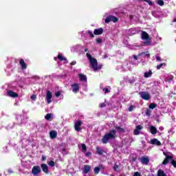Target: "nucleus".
Returning a JSON list of instances; mask_svg holds the SVG:
<instances>
[{
  "label": "nucleus",
  "mask_w": 176,
  "mask_h": 176,
  "mask_svg": "<svg viewBox=\"0 0 176 176\" xmlns=\"http://www.w3.org/2000/svg\"><path fill=\"white\" fill-rule=\"evenodd\" d=\"M91 170V166L90 165H85L82 168V172L84 174H87Z\"/></svg>",
  "instance_id": "nucleus-12"
},
{
  "label": "nucleus",
  "mask_w": 176,
  "mask_h": 176,
  "mask_svg": "<svg viewBox=\"0 0 176 176\" xmlns=\"http://www.w3.org/2000/svg\"><path fill=\"white\" fill-rule=\"evenodd\" d=\"M116 129L117 130H119L120 131H123V129H122V128H120V127H119V126L116 127Z\"/></svg>",
  "instance_id": "nucleus-46"
},
{
  "label": "nucleus",
  "mask_w": 176,
  "mask_h": 176,
  "mask_svg": "<svg viewBox=\"0 0 176 176\" xmlns=\"http://www.w3.org/2000/svg\"><path fill=\"white\" fill-rule=\"evenodd\" d=\"M140 161L141 162V163H142V164H148V163H149V157H142L140 159Z\"/></svg>",
  "instance_id": "nucleus-11"
},
{
  "label": "nucleus",
  "mask_w": 176,
  "mask_h": 176,
  "mask_svg": "<svg viewBox=\"0 0 176 176\" xmlns=\"http://www.w3.org/2000/svg\"><path fill=\"white\" fill-rule=\"evenodd\" d=\"M150 143L151 144V145H157V146H160V145H162V142H160V141H159L156 138L152 139Z\"/></svg>",
  "instance_id": "nucleus-10"
},
{
  "label": "nucleus",
  "mask_w": 176,
  "mask_h": 176,
  "mask_svg": "<svg viewBox=\"0 0 176 176\" xmlns=\"http://www.w3.org/2000/svg\"><path fill=\"white\" fill-rule=\"evenodd\" d=\"M160 130H163V127H160Z\"/></svg>",
  "instance_id": "nucleus-56"
},
{
  "label": "nucleus",
  "mask_w": 176,
  "mask_h": 176,
  "mask_svg": "<svg viewBox=\"0 0 176 176\" xmlns=\"http://www.w3.org/2000/svg\"><path fill=\"white\" fill-rule=\"evenodd\" d=\"M50 136L52 140H54L57 137V131H51L50 132Z\"/></svg>",
  "instance_id": "nucleus-18"
},
{
  "label": "nucleus",
  "mask_w": 176,
  "mask_h": 176,
  "mask_svg": "<svg viewBox=\"0 0 176 176\" xmlns=\"http://www.w3.org/2000/svg\"><path fill=\"white\" fill-rule=\"evenodd\" d=\"M104 32V30L102 28L96 29L94 32V35H101Z\"/></svg>",
  "instance_id": "nucleus-16"
},
{
  "label": "nucleus",
  "mask_w": 176,
  "mask_h": 176,
  "mask_svg": "<svg viewBox=\"0 0 176 176\" xmlns=\"http://www.w3.org/2000/svg\"><path fill=\"white\" fill-rule=\"evenodd\" d=\"M94 173L95 174H98V173H100V168L99 167H95V168L94 169Z\"/></svg>",
  "instance_id": "nucleus-32"
},
{
  "label": "nucleus",
  "mask_w": 176,
  "mask_h": 176,
  "mask_svg": "<svg viewBox=\"0 0 176 176\" xmlns=\"http://www.w3.org/2000/svg\"><path fill=\"white\" fill-rule=\"evenodd\" d=\"M41 173V166H35L32 169V174L33 175H38V174Z\"/></svg>",
  "instance_id": "nucleus-5"
},
{
  "label": "nucleus",
  "mask_w": 176,
  "mask_h": 176,
  "mask_svg": "<svg viewBox=\"0 0 176 176\" xmlns=\"http://www.w3.org/2000/svg\"><path fill=\"white\" fill-rule=\"evenodd\" d=\"M118 168H119V166H118V164H115L113 166V170H115V171H118Z\"/></svg>",
  "instance_id": "nucleus-40"
},
{
  "label": "nucleus",
  "mask_w": 176,
  "mask_h": 176,
  "mask_svg": "<svg viewBox=\"0 0 176 176\" xmlns=\"http://www.w3.org/2000/svg\"><path fill=\"white\" fill-rule=\"evenodd\" d=\"M103 91H104V94H107V93H109V89L108 88H103Z\"/></svg>",
  "instance_id": "nucleus-36"
},
{
  "label": "nucleus",
  "mask_w": 176,
  "mask_h": 176,
  "mask_svg": "<svg viewBox=\"0 0 176 176\" xmlns=\"http://www.w3.org/2000/svg\"><path fill=\"white\" fill-rule=\"evenodd\" d=\"M157 176H167L163 170L160 169L157 172Z\"/></svg>",
  "instance_id": "nucleus-23"
},
{
  "label": "nucleus",
  "mask_w": 176,
  "mask_h": 176,
  "mask_svg": "<svg viewBox=\"0 0 176 176\" xmlns=\"http://www.w3.org/2000/svg\"><path fill=\"white\" fill-rule=\"evenodd\" d=\"M148 176H155V175H148Z\"/></svg>",
  "instance_id": "nucleus-57"
},
{
  "label": "nucleus",
  "mask_w": 176,
  "mask_h": 176,
  "mask_svg": "<svg viewBox=\"0 0 176 176\" xmlns=\"http://www.w3.org/2000/svg\"><path fill=\"white\" fill-rule=\"evenodd\" d=\"M163 67H166V63H160V65H157V69H160V68H163Z\"/></svg>",
  "instance_id": "nucleus-28"
},
{
  "label": "nucleus",
  "mask_w": 176,
  "mask_h": 176,
  "mask_svg": "<svg viewBox=\"0 0 176 176\" xmlns=\"http://www.w3.org/2000/svg\"><path fill=\"white\" fill-rule=\"evenodd\" d=\"M152 76V71H148V72L144 73V78H149Z\"/></svg>",
  "instance_id": "nucleus-24"
},
{
  "label": "nucleus",
  "mask_w": 176,
  "mask_h": 176,
  "mask_svg": "<svg viewBox=\"0 0 176 176\" xmlns=\"http://www.w3.org/2000/svg\"><path fill=\"white\" fill-rule=\"evenodd\" d=\"M41 168H42L43 171L44 173H45V174L49 173V167L47 166V165L46 164H41Z\"/></svg>",
  "instance_id": "nucleus-14"
},
{
  "label": "nucleus",
  "mask_w": 176,
  "mask_h": 176,
  "mask_svg": "<svg viewBox=\"0 0 176 176\" xmlns=\"http://www.w3.org/2000/svg\"><path fill=\"white\" fill-rule=\"evenodd\" d=\"M146 2H148V5H150L151 6H152V5H153V3H152V1H151V0H144Z\"/></svg>",
  "instance_id": "nucleus-41"
},
{
  "label": "nucleus",
  "mask_w": 176,
  "mask_h": 176,
  "mask_svg": "<svg viewBox=\"0 0 176 176\" xmlns=\"http://www.w3.org/2000/svg\"><path fill=\"white\" fill-rule=\"evenodd\" d=\"M134 108H135V107H134L133 105L130 106L129 108V112H131L133 109H134Z\"/></svg>",
  "instance_id": "nucleus-37"
},
{
  "label": "nucleus",
  "mask_w": 176,
  "mask_h": 176,
  "mask_svg": "<svg viewBox=\"0 0 176 176\" xmlns=\"http://www.w3.org/2000/svg\"><path fill=\"white\" fill-rule=\"evenodd\" d=\"M19 64L21 66L22 69H27V64H25L24 60L20 59Z\"/></svg>",
  "instance_id": "nucleus-19"
},
{
  "label": "nucleus",
  "mask_w": 176,
  "mask_h": 176,
  "mask_svg": "<svg viewBox=\"0 0 176 176\" xmlns=\"http://www.w3.org/2000/svg\"><path fill=\"white\" fill-rule=\"evenodd\" d=\"M8 173H10L12 174V173H13V170H8Z\"/></svg>",
  "instance_id": "nucleus-55"
},
{
  "label": "nucleus",
  "mask_w": 176,
  "mask_h": 176,
  "mask_svg": "<svg viewBox=\"0 0 176 176\" xmlns=\"http://www.w3.org/2000/svg\"><path fill=\"white\" fill-rule=\"evenodd\" d=\"M45 119L46 120H49L50 122H52V120H53V114L52 113H47L45 116Z\"/></svg>",
  "instance_id": "nucleus-20"
},
{
  "label": "nucleus",
  "mask_w": 176,
  "mask_h": 176,
  "mask_svg": "<svg viewBox=\"0 0 176 176\" xmlns=\"http://www.w3.org/2000/svg\"><path fill=\"white\" fill-rule=\"evenodd\" d=\"M150 131H151V134H153V135H155V134H156L157 133V129H156V127H155L153 126H150Z\"/></svg>",
  "instance_id": "nucleus-21"
},
{
  "label": "nucleus",
  "mask_w": 176,
  "mask_h": 176,
  "mask_svg": "<svg viewBox=\"0 0 176 176\" xmlns=\"http://www.w3.org/2000/svg\"><path fill=\"white\" fill-rule=\"evenodd\" d=\"M96 152L98 155H102L104 151L101 148H100V147H97Z\"/></svg>",
  "instance_id": "nucleus-27"
},
{
  "label": "nucleus",
  "mask_w": 176,
  "mask_h": 176,
  "mask_svg": "<svg viewBox=\"0 0 176 176\" xmlns=\"http://www.w3.org/2000/svg\"><path fill=\"white\" fill-rule=\"evenodd\" d=\"M100 108H104V107H105V103H102V104H100Z\"/></svg>",
  "instance_id": "nucleus-48"
},
{
  "label": "nucleus",
  "mask_w": 176,
  "mask_h": 176,
  "mask_svg": "<svg viewBox=\"0 0 176 176\" xmlns=\"http://www.w3.org/2000/svg\"><path fill=\"white\" fill-rule=\"evenodd\" d=\"M140 130H142V126H141V125H138V126H136V129L134 130V132H133L134 135H140Z\"/></svg>",
  "instance_id": "nucleus-15"
},
{
  "label": "nucleus",
  "mask_w": 176,
  "mask_h": 176,
  "mask_svg": "<svg viewBox=\"0 0 176 176\" xmlns=\"http://www.w3.org/2000/svg\"><path fill=\"white\" fill-rule=\"evenodd\" d=\"M163 154L164 155V156H166V158L168 159H173L174 157L173 153L170 152V151H164Z\"/></svg>",
  "instance_id": "nucleus-13"
},
{
  "label": "nucleus",
  "mask_w": 176,
  "mask_h": 176,
  "mask_svg": "<svg viewBox=\"0 0 176 176\" xmlns=\"http://www.w3.org/2000/svg\"><path fill=\"white\" fill-rule=\"evenodd\" d=\"M56 97H60L61 96V92L60 91H57L55 93Z\"/></svg>",
  "instance_id": "nucleus-38"
},
{
  "label": "nucleus",
  "mask_w": 176,
  "mask_h": 176,
  "mask_svg": "<svg viewBox=\"0 0 176 176\" xmlns=\"http://www.w3.org/2000/svg\"><path fill=\"white\" fill-rule=\"evenodd\" d=\"M157 3V5H160V6H163V5H164V1H163V0H158Z\"/></svg>",
  "instance_id": "nucleus-30"
},
{
  "label": "nucleus",
  "mask_w": 176,
  "mask_h": 176,
  "mask_svg": "<svg viewBox=\"0 0 176 176\" xmlns=\"http://www.w3.org/2000/svg\"><path fill=\"white\" fill-rule=\"evenodd\" d=\"M42 160H46V157H45V156L43 155V156H42Z\"/></svg>",
  "instance_id": "nucleus-52"
},
{
  "label": "nucleus",
  "mask_w": 176,
  "mask_h": 176,
  "mask_svg": "<svg viewBox=\"0 0 176 176\" xmlns=\"http://www.w3.org/2000/svg\"><path fill=\"white\" fill-rule=\"evenodd\" d=\"M146 56H147V57H149L150 54L148 52H146Z\"/></svg>",
  "instance_id": "nucleus-53"
},
{
  "label": "nucleus",
  "mask_w": 176,
  "mask_h": 176,
  "mask_svg": "<svg viewBox=\"0 0 176 176\" xmlns=\"http://www.w3.org/2000/svg\"><path fill=\"white\" fill-rule=\"evenodd\" d=\"M85 156H87V157L91 156V153L90 152L86 153Z\"/></svg>",
  "instance_id": "nucleus-47"
},
{
  "label": "nucleus",
  "mask_w": 176,
  "mask_h": 176,
  "mask_svg": "<svg viewBox=\"0 0 176 176\" xmlns=\"http://www.w3.org/2000/svg\"><path fill=\"white\" fill-rule=\"evenodd\" d=\"M116 137V131L115 130H111L109 131V133L103 137L102 139V142L103 144H107L109 140H113Z\"/></svg>",
  "instance_id": "nucleus-2"
},
{
  "label": "nucleus",
  "mask_w": 176,
  "mask_h": 176,
  "mask_svg": "<svg viewBox=\"0 0 176 176\" xmlns=\"http://www.w3.org/2000/svg\"><path fill=\"white\" fill-rule=\"evenodd\" d=\"M86 56L89 60V64L94 71H98V69H101V66H98V62H97V59L93 58L89 53H87Z\"/></svg>",
  "instance_id": "nucleus-1"
},
{
  "label": "nucleus",
  "mask_w": 176,
  "mask_h": 176,
  "mask_svg": "<svg viewBox=\"0 0 176 176\" xmlns=\"http://www.w3.org/2000/svg\"><path fill=\"white\" fill-rule=\"evenodd\" d=\"M70 64L71 65H75V64H76V61H73Z\"/></svg>",
  "instance_id": "nucleus-50"
},
{
  "label": "nucleus",
  "mask_w": 176,
  "mask_h": 176,
  "mask_svg": "<svg viewBox=\"0 0 176 176\" xmlns=\"http://www.w3.org/2000/svg\"><path fill=\"white\" fill-rule=\"evenodd\" d=\"M56 163L54 161H50L48 162V165L50 166V167H54Z\"/></svg>",
  "instance_id": "nucleus-33"
},
{
  "label": "nucleus",
  "mask_w": 176,
  "mask_h": 176,
  "mask_svg": "<svg viewBox=\"0 0 176 176\" xmlns=\"http://www.w3.org/2000/svg\"><path fill=\"white\" fill-rule=\"evenodd\" d=\"M78 78L82 82H87V77L85 74H79Z\"/></svg>",
  "instance_id": "nucleus-17"
},
{
  "label": "nucleus",
  "mask_w": 176,
  "mask_h": 176,
  "mask_svg": "<svg viewBox=\"0 0 176 176\" xmlns=\"http://www.w3.org/2000/svg\"><path fill=\"white\" fill-rule=\"evenodd\" d=\"M142 39L146 41L144 42V45H146L147 46H149V45H151V38H149V35L146 32H142Z\"/></svg>",
  "instance_id": "nucleus-3"
},
{
  "label": "nucleus",
  "mask_w": 176,
  "mask_h": 176,
  "mask_svg": "<svg viewBox=\"0 0 176 176\" xmlns=\"http://www.w3.org/2000/svg\"><path fill=\"white\" fill-rule=\"evenodd\" d=\"M133 176H141V173H138V172H135V173L133 174Z\"/></svg>",
  "instance_id": "nucleus-43"
},
{
  "label": "nucleus",
  "mask_w": 176,
  "mask_h": 176,
  "mask_svg": "<svg viewBox=\"0 0 176 176\" xmlns=\"http://www.w3.org/2000/svg\"><path fill=\"white\" fill-rule=\"evenodd\" d=\"M170 160H171V159L170 158L165 157L164 160L162 162V164L164 166H166V164H168V162H170Z\"/></svg>",
  "instance_id": "nucleus-26"
},
{
  "label": "nucleus",
  "mask_w": 176,
  "mask_h": 176,
  "mask_svg": "<svg viewBox=\"0 0 176 176\" xmlns=\"http://www.w3.org/2000/svg\"><path fill=\"white\" fill-rule=\"evenodd\" d=\"M31 99L33 100H36V95H32V96H31Z\"/></svg>",
  "instance_id": "nucleus-44"
},
{
  "label": "nucleus",
  "mask_w": 176,
  "mask_h": 176,
  "mask_svg": "<svg viewBox=\"0 0 176 176\" xmlns=\"http://www.w3.org/2000/svg\"><path fill=\"white\" fill-rule=\"evenodd\" d=\"M80 126H82V121L78 120L74 124V129L76 131H80L82 129L80 128Z\"/></svg>",
  "instance_id": "nucleus-6"
},
{
  "label": "nucleus",
  "mask_w": 176,
  "mask_h": 176,
  "mask_svg": "<svg viewBox=\"0 0 176 176\" xmlns=\"http://www.w3.org/2000/svg\"><path fill=\"white\" fill-rule=\"evenodd\" d=\"M111 21H113V23H116L118 21V18L111 16Z\"/></svg>",
  "instance_id": "nucleus-35"
},
{
  "label": "nucleus",
  "mask_w": 176,
  "mask_h": 176,
  "mask_svg": "<svg viewBox=\"0 0 176 176\" xmlns=\"http://www.w3.org/2000/svg\"><path fill=\"white\" fill-rule=\"evenodd\" d=\"M146 115L147 116H151V111L146 110Z\"/></svg>",
  "instance_id": "nucleus-42"
},
{
  "label": "nucleus",
  "mask_w": 176,
  "mask_h": 176,
  "mask_svg": "<svg viewBox=\"0 0 176 176\" xmlns=\"http://www.w3.org/2000/svg\"><path fill=\"white\" fill-rule=\"evenodd\" d=\"M156 60H157V61H161L162 60V59L160 58V56H157Z\"/></svg>",
  "instance_id": "nucleus-49"
},
{
  "label": "nucleus",
  "mask_w": 176,
  "mask_h": 176,
  "mask_svg": "<svg viewBox=\"0 0 176 176\" xmlns=\"http://www.w3.org/2000/svg\"><path fill=\"white\" fill-rule=\"evenodd\" d=\"M7 95L9 97H12L13 98H16L19 97V94H17V93H16L13 91H8Z\"/></svg>",
  "instance_id": "nucleus-8"
},
{
  "label": "nucleus",
  "mask_w": 176,
  "mask_h": 176,
  "mask_svg": "<svg viewBox=\"0 0 176 176\" xmlns=\"http://www.w3.org/2000/svg\"><path fill=\"white\" fill-rule=\"evenodd\" d=\"M170 164H172V166H173V167L175 168H176V161L175 160H172L171 162H170Z\"/></svg>",
  "instance_id": "nucleus-34"
},
{
  "label": "nucleus",
  "mask_w": 176,
  "mask_h": 176,
  "mask_svg": "<svg viewBox=\"0 0 176 176\" xmlns=\"http://www.w3.org/2000/svg\"><path fill=\"white\" fill-rule=\"evenodd\" d=\"M72 91L74 93H78V91H79V84L78 83H74L72 85Z\"/></svg>",
  "instance_id": "nucleus-7"
},
{
  "label": "nucleus",
  "mask_w": 176,
  "mask_h": 176,
  "mask_svg": "<svg viewBox=\"0 0 176 176\" xmlns=\"http://www.w3.org/2000/svg\"><path fill=\"white\" fill-rule=\"evenodd\" d=\"M96 42L98 43H101V42H102V40H101V38H98V39H96Z\"/></svg>",
  "instance_id": "nucleus-45"
},
{
  "label": "nucleus",
  "mask_w": 176,
  "mask_h": 176,
  "mask_svg": "<svg viewBox=\"0 0 176 176\" xmlns=\"http://www.w3.org/2000/svg\"><path fill=\"white\" fill-rule=\"evenodd\" d=\"M58 60H60V61H65V63H68V60H67V58L63 56V54H59L58 55Z\"/></svg>",
  "instance_id": "nucleus-22"
},
{
  "label": "nucleus",
  "mask_w": 176,
  "mask_h": 176,
  "mask_svg": "<svg viewBox=\"0 0 176 176\" xmlns=\"http://www.w3.org/2000/svg\"><path fill=\"white\" fill-rule=\"evenodd\" d=\"M133 58H134V60H138V58L137 57L136 55H134V56H133Z\"/></svg>",
  "instance_id": "nucleus-51"
},
{
  "label": "nucleus",
  "mask_w": 176,
  "mask_h": 176,
  "mask_svg": "<svg viewBox=\"0 0 176 176\" xmlns=\"http://www.w3.org/2000/svg\"><path fill=\"white\" fill-rule=\"evenodd\" d=\"M105 23H111V21H112L111 19V16H108L105 20H104Z\"/></svg>",
  "instance_id": "nucleus-31"
},
{
  "label": "nucleus",
  "mask_w": 176,
  "mask_h": 176,
  "mask_svg": "<svg viewBox=\"0 0 176 176\" xmlns=\"http://www.w3.org/2000/svg\"><path fill=\"white\" fill-rule=\"evenodd\" d=\"M84 51H85V52H89V49L85 48V49L84 50Z\"/></svg>",
  "instance_id": "nucleus-54"
},
{
  "label": "nucleus",
  "mask_w": 176,
  "mask_h": 176,
  "mask_svg": "<svg viewBox=\"0 0 176 176\" xmlns=\"http://www.w3.org/2000/svg\"><path fill=\"white\" fill-rule=\"evenodd\" d=\"M88 34L91 38H94V34H93V32L89 31Z\"/></svg>",
  "instance_id": "nucleus-39"
},
{
  "label": "nucleus",
  "mask_w": 176,
  "mask_h": 176,
  "mask_svg": "<svg viewBox=\"0 0 176 176\" xmlns=\"http://www.w3.org/2000/svg\"><path fill=\"white\" fill-rule=\"evenodd\" d=\"M81 149L82 152H86L87 148L86 147V144H81Z\"/></svg>",
  "instance_id": "nucleus-29"
},
{
  "label": "nucleus",
  "mask_w": 176,
  "mask_h": 176,
  "mask_svg": "<svg viewBox=\"0 0 176 176\" xmlns=\"http://www.w3.org/2000/svg\"><path fill=\"white\" fill-rule=\"evenodd\" d=\"M52 97H53V95L52 94V92H50V91H47L46 94V98L48 104H50V102H52Z\"/></svg>",
  "instance_id": "nucleus-9"
},
{
  "label": "nucleus",
  "mask_w": 176,
  "mask_h": 176,
  "mask_svg": "<svg viewBox=\"0 0 176 176\" xmlns=\"http://www.w3.org/2000/svg\"><path fill=\"white\" fill-rule=\"evenodd\" d=\"M156 107H157V104H156V103H151L148 106V108H150V109H155Z\"/></svg>",
  "instance_id": "nucleus-25"
},
{
  "label": "nucleus",
  "mask_w": 176,
  "mask_h": 176,
  "mask_svg": "<svg viewBox=\"0 0 176 176\" xmlns=\"http://www.w3.org/2000/svg\"><path fill=\"white\" fill-rule=\"evenodd\" d=\"M139 95L142 100H145L146 101L151 100V94L146 91H140L139 92Z\"/></svg>",
  "instance_id": "nucleus-4"
}]
</instances>
